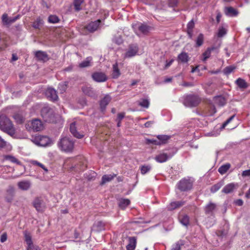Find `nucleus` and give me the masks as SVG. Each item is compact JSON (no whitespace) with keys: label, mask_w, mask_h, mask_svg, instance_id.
<instances>
[{"label":"nucleus","mask_w":250,"mask_h":250,"mask_svg":"<svg viewBox=\"0 0 250 250\" xmlns=\"http://www.w3.org/2000/svg\"><path fill=\"white\" fill-rule=\"evenodd\" d=\"M0 129L11 136L15 134V129L12 121L4 114H0Z\"/></svg>","instance_id":"1"},{"label":"nucleus","mask_w":250,"mask_h":250,"mask_svg":"<svg viewBox=\"0 0 250 250\" xmlns=\"http://www.w3.org/2000/svg\"><path fill=\"white\" fill-rule=\"evenodd\" d=\"M58 145L62 151L66 152H71L74 148V142L68 137L62 138Z\"/></svg>","instance_id":"2"},{"label":"nucleus","mask_w":250,"mask_h":250,"mask_svg":"<svg viewBox=\"0 0 250 250\" xmlns=\"http://www.w3.org/2000/svg\"><path fill=\"white\" fill-rule=\"evenodd\" d=\"M26 127L29 131H40L43 129V125L40 120L35 119L28 122Z\"/></svg>","instance_id":"3"},{"label":"nucleus","mask_w":250,"mask_h":250,"mask_svg":"<svg viewBox=\"0 0 250 250\" xmlns=\"http://www.w3.org/2000/svg\"><path fill=\"white\" fill-rule=\"evenodd\" d=\"M200 101L201 100L198 96L189 94L185 97L184 104L187 106L194 107L197 106L200 103Z\"/></svg>","instance_id":"4"},{"label":"nucleus","mask_w":250,"mask_h":250,"mask_svg":"<svg viewBox=\"0 0 250 250\" xmlns=\"http://www.w3.org/2000/svg\"><path fill=\"white\" fill-rule=\"evenodd\" d=\"M33 207L38 212H43L46 208V203L42 197H37L32 202Z\"/></svg>","instance_id":"5"},{"label":"nucleus","mask_w":250,"mask_h":250,"mask_svg":"<svg viewBox=\"0 0 250 250\" xmlns=\"http://www.w3.org/2000/svg\"><path fill=\"white\" fill-rule=\"evenodd\" d=\"M178 188L181 191H186L192 188L193 184L190 179L183 178L177 184Z\"/></svg>","instance_id":"6"},{"label":"nucleus","mask_w":250,"mask_h":250,"mask_svg":"<svg viewBox=\"0 0 250 250\" xmlns=\"http://www.w3.org/2000/svg\"><path fill=\"white\" fill-rule=\"evenodd\" d=\"M69 161L75 164L74 166H72L70 168L71 171L80 172L84 170L86 168V165L82 162L78 160L77 159H73L68 160L65 162V164H66Z\"/></svg>","instance_id":"7"},{"label":"nucleus","mask_w":250,"mask_h":250,"mask_svg":"<svg viewBox=\"0 0 250 250\" xmlns=\"http://www.w3.org/2000/svg\"><path fill=\"white\" fill-rule=\"evenodd\" d=\"M102 21L100 19L94 21H91L84 26V28L90 33H93L99 28Z\"/></svg>","instance_id":"8"},{"label":"nucleus","mask_w":250,"mask_h":250,"mask_svg":"<svg viewBox=\"0 0 250 250\" xmlns=\"http://www.w3.org/2000/svg\"><path fill=\"white\" fill-rule=\"evenodd\" d=\"M92 79L98 83L104 82L107 80V77L106 74L102 72H95L92 75Z\"/></svg>","instance_id":"9"},{"label":"nucleus","mask_w":250,"mask_h":250,"mask_svg":"<svg viewBox=\"0 0 250 250\" xmlns=\"http://www.w3.org/2000/svg\"><path fill=\"white\" fill-rule=\"evenodd\" d=\"M35 140L37 145L42 146H46L51 143L50 138L46 136H38L36 137Z\"/></svg>","instance_id":"10"},{"label":"nucleus","mask_w":250,"mask_h":250,"mask_svg":"<svg viewBox=\"0 0 250 250\" xmlns=\"http://www.w3.org/2000/svg\"><path fill=\"white\" fill-rule=\"evenodd\" d=\"M137 243L136 236H130L127 237V244L126 245V250H135Z\"/></svg>","instance_id":"11"},{"label":"nucleus","mask_w":250,"mask_h":250,"mask_svg":"<svg viewBox=\"0 0 250 250\" xmlns=\"http://www.w3.org/2000/svg\"><path fill=\"white\" fill-rule=\"evenodd\" d=\"M138 46L137 44H131L128 45L126 51V57H132L135 56L138 52Z\"/></svg>","instance_id":"12"},{"label":"nucleus","mask_w":250,"mask_h":250,"mask_svg":"<svg viewBox=\"0 0 250 250\" xmlns=\"http://www.w3.org/2000/svg\"><path fill=\"white\" fill-rule=\"evenodd\" d=\"M45 94L47 98L50 101H55L58 99L57 91L54 88H48L46 90Z\"/></svg>","instance_id":"13"},{"label":"nucleus","mask_w":250,"mask_h":250,"mask_svg":"<svg viewBox=\"0 0 250 250\" xmlns=\"http://www.w3.org/2000/svg\"><path fill=\"white\" fill-rule=\"evenodd\" d=\"M216 208L217 205L215 203L210 202L204 208L205 213L206 215H213Z\"/></svg>","instance_id":"14"},{"label":"nucleus","mask_w":250,"mask_h":250,"mask_svg":"<svg viewBox=\"0 0 250 250\" xmlns=\"http://www.w3.org/2000/svg\"><path fill=\"white\" fill-rule=\"evenodd\" d=\"M35 57L39 61L46 62L49 60L47 54L42 51L39 50L35 53Z\"/></svg>","instance_id":"15"},{"label":"nucleus","mask_w":250,"mask_h":250,"mask_svg":"<svg viewBox=\"0 0 250 250\" xmlns=\"http://www.w3.org/2000/svg\"><path fill=\"white\" fill-rule=\"evenodd\" d=\"M225 14L229 17H236L239 12L238 10L231 6L226 7L224 9Z\"/></svg>","instance_id":"16"},{"label":"nucleus","mask_w":250,"mask_h":250,"mask_svg":"<svg viewBox=\"0 0 250 250\" xmlns=\"http://www.w3.org/2000/svg\"><path fill=\"white\" fill-rule=\"evenodd\" d=\"M70 131L73 136L77 138H82L84 135L77 131L75 123H72L70 125Z\"/></svg>","instance_id":"17"},{"label":"nucleus","mask_w":250,"mask_h":250,"mask_svg":"<svg viewBox=\"0 0 250 250\" xmlns=\"http://www.w3.org/2000/svg\"><path fill=\"white\" fill-rule=\"evenodd\" d=\"M186 202L184 201L172 202L168 206V209L172 210L179 208L184 205Z\"/></svg>","instance_id":"18"},{"label":"nucleus","mask_w":250,"mask_h":250,"mask_svg":"<svg viewBox=\"0 0 250 250\" xmlns=\"http://www.w3.org/2000/svg\"><path fill=\"white\" fill-rule=\"evenodd\" d=\"M82 91L83 93L88 96L91 97H95L96 96V93L93 88L91 87H88L87 86H83L82 88Z\"/></svg>","instance_id":"19"},{"label":"nucleus","mask_w":250,"mask_h":250,"mask_svg":"<svg viewBox=\"0 0 250 250\" xmlns=\"http://www.w3.org/2000/svg\"><path fill=\"white\" fill-rule=\"evenodd\" d=\"M172 155H168L167 153H162L157 155L155 157V160L159 163H164L166 162L169 158H171Z\"/></svg>","instance_id":"20"},{"label":"nucleus","mask_w":250,"mask_h":250,"mask_svg":"<svg viewBox=\"0 0 250 250\" xmlns=\"http://www.w3.org/2000/svg\"><path fill=\"white\" fill-rule=\"evenodd\" d=\"M111 100V98L110 96L106 95L104 98L101 101L100 107L101 110L103 112L106 106Z\"/></svg>","instance_id":"21"},{"label":"nucleus","mask_w":250,"mask_h":250,"mask_svg":"<svg viewBox=\"0 0 250 250\" xmlns=\"http://www.w3.org/2000/svg\"><path fill=\"white\" fill-rule=\"evenodd\" d=\"M152 27L145 23H141L138 26V30L144 34H147L151 30Z\"/></svg>","instance_id":"22"},{"label":"nucleus","mask_w":250,"mask_h":250,"mask_svg":"<svg viewBox=\"0 0 250 250\" xmlns=\"http://www.w3.org/2000/svg\"><path fill=\"white\" fill-rule=\"evenodd\" d=\"M218 47L216 46H212L211 47H208L206 50L203 53V58L202 61L203 62L206 61V60L208 59L211 53V51L218 49Z\"/></svg>","instance_id":"23"},{"label":"nucleus","mask_w":250,"mask_h":250,"mask_svg":"<svg viewBox=\"0 0 250 250\" xmlns=\"http://www.w3.org/2000/svg\"><path fill=\"white\" fill-rule=\"evenodd\" d=\"M214 103L219 106H224L226 103V99L222 96H216L213 99Z\"/></svg>","instance_id":"24"},{"label":"nucleus","mask_w":250,"mask_h":250,"mask_svg":"<svg viewBox=\"0 0 250 250\" xmlns=\"http://www.w3.org/2000/svg\"><path fill=\"white\" fill-rule=\"evenodd\" d=\"M189 57L187 53L183 52L178 56L177 60L182 63H187L189 61Z\"/></svg>","instance_id":"25"},{"label":"nucleus","mask_w":250,"mask_h":250,"mask_svg":"<svg viewBox=\"0 0 250 250\" xmlns=\"http://www.w3.org/2000/svg\"><path fill=\"white\" fill-rule=\"evenodd\" d=\"M116 176L115 174L114 175H104L102 176V180L100 183L101 185H104L107 182L111 181Z\"/></svg>","instance_id":"26"},{"label":"nucleus","mask_w":250,"mask_h":250,"mask_svg":"<svg viewBox=\"0 0 250 250\" xmlns=\"http://www.w3.org/2000/svg\"><path fill=\"white\" fill-rule=\"evenodd\" d=\"M160 145L167 144L170 139V136L166 135H159L157 136Z\"/></svg>","instance_id":"27"},{"label":"nucleus","mask_w":250,"mask_h":250,"mask_svg":"<svg viewBox=\"0 0 250 250\" xmlns=\"http://www.w3.org/2000/svg\"><path fill=\"white\" fill-rule=\"evenodd\" d=\"M235 188V184L233 183H230L224 187L222 189V192L226 194H228L232 192Z\"/></svg>","instance_id":"28"},{"label":"nucleus","mask_w":250,"mask_h":250,"mask_svg":"<svg viewBox=\"0 0 250 250\" xmlns=\"http://www.w3.org/2000/svg\"><path fill=\"white\" fill-rule=\"evenodd\" d=\"M91 57H87L86 58L85 60L83 61L82 62L79 63V67L80 68H84L90 66L91 65V61H92Z\"/></svg>","instance_id":"29"},{"label":"nucleus","mask_w":250,"mask_h":250,"mask_svg":"<svg viewBox=\"0 0 250 250\" xmlns=\"http://www.w3.org/2000/svg\"><path fill=\"white\" fill-rule=\"evenodd\" d=\"M204 41V36L202 33H200L195 40V46L200 47L202 46Z\"/></svg>","instance_id":"30"},{"label":"nucleus","mask_w":250,"mask_h":250,"mask_svg":"<svg viewBox=\"0 0 250 250\" xmlns=\"http://www.w3.org/2000/svg\"><path fill=\"white\" fill-rule=\"evenodd\" d=\"M13 118L15 120L16 122L19 124H22L24 121V118L22 116V115L20 113H15Z\"/></svg>","instance_id":"31"},{"label":"nucleus","mask_w":250,"mask_h":250,"mask_svg":"<svg viewBox=\"0 0 250 250\" xmlns=\"http://www.w3.org/2000/svg\"><path fill=\"white\" fill-rule=\"evenodd\" d=\"M230 167V164L229 163L226 164L221 166L218 168V172L222 175L224 174Z\"/></svg>","instance_id":"32"},{"label":"nucleus","mask_w":250,"mask_h":250,"mask_svg":"<svg viewBox=\"0 0 250 250\" xmlns=\"http://www.w3.org/2000/svg\"><path fill=\"white\" fill-rule=\"evenodd\" d=\"M121 73L120 72V70L118 68L117 63H115L113 65V71H112V78L116 79L120 75Z\"/></svg>","instance_id":"33"},{"label":"nucleus","mask_w":250,"mask_h":250,"mask_svg":"<svg viewBox=\"0 0 250 250\" xmlns=\"http://www.w3.org/2000/svg\"><path fill=\"white\" fill-rule=\"evenodd\" d=\"M139 168L141 171V174L142 175H145L150 171L151 169V167L149 165H144L141 166Z\"/></svg>","instance_id":"34"},{"label":"nucleus","mask_w":250,"mask_h":250,"mask_svg":"<svg viewBox=\"0 0 250 250\" xmlns=\"http://www.w3.org/2000/svg\"><path fill=\"white\" fill-rule=\"evenodd\" d=\"M9 38L8 37H5L2 38L1 43L0 45V49L1 50H4L6 48L8 47V42H9Z\"/></svg>","instance_id":"35"},{"label":"nucleus","mask_w":250,"mask_h":250,"mask_svg":"<svg viewBox=\"0 0 250 250\" xmlns=\"http://www.w3.org/2000/svg\"><path fill=\"white\" fill-rule=\"evenodd\" d=\"M236 83L241 88H246L248 87V84L246 82L241 78L237 79Z\"/></svg>","instance_id":"36"},{"label":"nucleus","mask_w":250,"mask_h":250,"mask_svg":"<svg viewBox=\"0 0 250 250\" xmlns=\"http://www.w3.org/2000/svg\"><path fill=\"white\" fill-rule=\"evenodd\" d=\"M43 21L41 18H38L33 23L32 26L35 29H40Z\"/></svg>","instance_id":"37"},{"label":"nucleus","mask_w":250,"mask_h":250,"mask_svg":"<svg viewBox=\"0 0 250 250\" xmlns=\"http://www.w3.org/2000/svg\"><path fill=\"white\" fill-rule=\"evenodd\" d=\"M208 111L206 113V115L207 116H212L216 112V108L212 104H210L208 105Z\"/></svg>","instance_id":"38"},{"label":"nucleus","mask_w":250,"mask_h":250,"mask_svg":"<svg viewBox=\"0 0 250 250\" xmlns=\"http://www.w3.org/2000/svg\"><path fill=\"white\" fill-rule=\"evenodd\" d=\"M83 2V0H74L73 5L76 11H79L82 9L81 4Z\"/></svg>","instance_id":"39"},{"label":"nucleus","mask_w":250,"mask_h":250,"mask_svg":"<svg viewBox=\"0 0 250 250\" xmlns=\"http://www.w3.org/2000/svg\"><path fill=\"white\" fill-rule=\"evenodd\" d=\"M180 222L184 226H187L189 224V217L187 215H180L179 216Z\"/></svg>","instance_id":"40"},{"label":"nucleus","mask_w":250,"mask_h":250,"mask_svg":"<svg viewBox=\"0 0 250 250\" xmlns=\"http://www.w3.org/2000/svg\"><path fill=\"white\" fill-rule=\"evenodd\" d=\"M30 186V183L28 181L20 182L18 183L19 188L23 190H27Z\"/></svg>","instance_id":"41"},{"label":"nucleus","mask_w":250,"mask_h":250,"mask_svg":"<svg viewBox=\"0 0 250 250\" xmlns=\"http://www.w3.org/2000/svg\"><path fill=\"white\" fill-rule=\"evenodd\" d=\"M68 87V82H64L59 83L58 89L61 93H64L67 89Z\"/></svg>","instance_id":"42"},{"label":"nucleus","mask_w":250,"mask_h":250,"mask_svg":"<svg viewBox=\"0 0 250 250\" xmlns=\"http://www.w3.org/2000/svg\"><path fill=\"white\" fill-rule=\"evenodd\" d=\"M51 109L50 108L48 107H43L41 111V113L42 116L46 118L49 116V113L51 112Z\"/></svg>","instance_id":"43"},{"label":"nucleus","mask_w":250,"mask_h":250,"mask_svg":"<svg viewBox=\"0 0 250 250\" xmlns=\"http://www.w3.org/2000/svg\"><path fill=\"white\" fill-rule=\"evenodd\" d=\"M48 21L49 23H57L60 21V19L56 15H50L48 17Z\"/></svg>","instance_id":"44"},{"label":"nucleus","mask_w":250,"mask_h":250,"mask_svg":"<svg viewBox=\"0 0 250 250\" xmlns=\"http://www.w3.org/2000/svg\"><path fill=\"white\" fill-rule=\"evenodd\" d=\"M223 183L222 182L218 183L214 185L211 187L210 191L212 193L216 192L223 186Z\"/></svg>","instance_id":"45"},{"label":"nucleus","mask_w":250,"mask_h":250,"mask_svg":"<svg viewBox=\"0 0 250 250\" xmlns=\"http://www.w3.org/2000/svg\"><path fill=\"white\" fill-rule=\"evenodd\" d=\"M235 69V67H234L232 65L228 66L224 69L223 73L225 75H229L230 73H231L232 72H233Z\"/></svg>","instance_id":"46"},{"label":"nucleus","mask_w":250,"mask_h":250,"mask_svg":"<svg viewBox=\"0 0 250 250\" xmlns=\"http://www.w3.org/2000/svg\"><path fill=\"white\" fill-rule=\"evenodd\" d=\"M24 238H25V241L28 245L33 244V242L32 241V238L31 236L30 233L25 232L24 233Z\"/></svg>","instance_id":"47"},{"label":"nucleus","mask_w":250,"mask_h":250,"mask_svg":"<svg viewBox=\"0 0 250 250\" xmlns=\"http://www.w3.org/2000/svg\"><path fill=\"white\" fill-rule=\"evenodd\" d=\"M32 164L33 165H35V166H39V167H41L42 168L44 171H45V173H47L48 172V169L47 168V167L44 165H43L42 164L38 162L37 161H33L32 162Z\"/></svg>","instance_id":"48"},{"label":"nucleus","mask_w":250,"mask_h":250,"mask_svg":"<svg viewBox=\"0 0 250 250\" xmlns=\"http://www.w3.org/2000/svg\"><path fill=\"white\" fill-rule=\"evenodd\" d=\"M227 34V30L223 27H219L217 33V36L219 38L223 37Z\"/></svg>","instance_id":"49"},{"label":"nucleus","mask_w":250,"mask_h":250,"mask_svg":"<svg viewBox=\"0 0 250 250\" xmlns=\"http://www.w3.org/2000/svg\"><path fill=\"white\" fill-rule=\"evenodd\" d=\"M5 159L6 160L10 161L11 162L14 163H16L17 164H20L21 163L20 162L17 158L10 155L6 156Z\"/></svg>","instance_id":"50"},{"label":"nucleus","mask_w":250,"mask_h":250,"mask_svg":"<svg viewBox=\"0 0 250 250\" xmlns=\"http://www.w3.org/2000/svg\"><path fill=\"white\" fill-rule=\"evenodd\" d=\"M139 105L142 107L145 108H148L149 105V102L148 100L146 99H143L142 101L139 103Z\"/></svg>","instance_id":"51"},{"label":"nucleus","mask_w":250,"mask_h":250,"mask_svg":"<svg viewBox=\"0 0 250 250\" xmlns=\"http://www.w3.org/2000/svg\"><path fill=\"white\" fill-rule=\"evenodd\" d=\"M2 21L4 24L5 25H9V18L8 17V15L7 14L4 13L2 15Z\"/></svg>","instance_id":"52"},{"label":"nucleus","mask_w":250,"mask_h":250,"mask_svg":"<svg viewBox=\"0 0 250 250\" xmlns=\"http://www.w3.org/2000/svg\"><path fill=\"white\" fill-rule=\"evenodd\" d=\"M235 115H233L230 117H229L228 120H227L222 125L221 127V129H224L225 127L234 118Z\"/></svg>","instance_id":"53"},{"label":"nucleus","mask_w":250,"mask_h":250,"mask_svg":"<svg viewBox=\"0 0 250 250\" xmlns=\"http://www.w3.org/2000/svg\"><path fill=\"white\" fill-rule=\"evenodd\" d=\"M195 23L193 20L189 21L187 24V30H193Z\"/></svg>","instance_id":"54"},{"label":"nucleus","mask_w":250,"mask_h":250,"mask_svg":"<svg viewBox=\"0 0 250 250\" xmlns=\"http://www.w3.org/2000/svg\"><path fill=\"white\" fill-rule=\"evenodd\" d=\"M159 142H158V140H155V139H146V143L147 144H152L153 145H160V144L159 143Z\"/></svg>","instance_id":"55"},{"label":"nucleus","mask_w":250,"mask_h":250,"mask_svg":"<svg viewBox=\"0 0 250 250\" xmlns=\"http://www.w3.org/2000/svg\"><path fill=\"white\" fill-rule=\"evenodd\" d=\"M7 145V142L0 136V149L4 148Z\"/></svg>","instance_id":"56"},{"label":"nucleus","mask_w":250,"mask_h":250,"mask_svg":"<svg viewBox=\"0 0 250 250\" xmlns=\"http://www.w3.org/2000/svg\"><path fill=\"white\" fill-rule=\"evenodd\" d=\"M27 250H41L38 246H34L33 244L28 245Z\"/></svg>","instance_id":"57"},{"label":"nucleus","mask_w":250,"mask_h":250,"mask_svg":"<svg viewBox=\"0 0 250 250\" xmlns=\"http://www.w3.org/2000/svg\"><path fill=\"white\" fill-rule=\"evenodd\" d=\"M178 3V0H168V4L169 7H174Z\"/></svg>","instance_id":"58"},{"label":"nucleus","mask_w":250,"mask_h":250,"mask_svg":"<svg viewBox=\"0 0 250 250\" xmlns=\"http://www.w3.org/2000/svg\"><path fill=\"white\" fill-rule=\"evenodd\" d=\"M19 18H20V15H18L13 18H9V24L15 22Z\"/></svg>","instance_id":"59"},{"label":"nucleus","mask_w":250,"mask_h":250,"mask_svg":"<svg viewBox=\"0 0 250 250\" xmlns=\"http://www.w3.org/2000/svg\"><path fill=\"white\" fill-rule=\"evenodd\" d=\"M7 234H6V233L4 232L1 235L0 242L1 243H3L7 240Z\"/></svg>","instance_id":"60"},{"label":"nucleus","mask_w":250,"mask_h":250,"mask_svg":"<svg viewBox=\"0 0 250 250\" xmlns=\"http://www.w3.org/2000/svg\"><path fill=\"white\" fill-rule=\"evenodd\" d=\"M242 176L243 177L250 176V169L243 171L242 173Z\"/></svg>","instance_id":"61"},{"label":"nucleus","mask_w":250,"mask_h":250,"mask_svg":"<svg viewBox=\"0 0 250 250\" xmlns=\"http://www.w3.org/2000/svg\"><path fill=\"white\" fill-rule=\"evenodd\" d=\"M173 62H174L173 59H171L169 61H167L166 64L165 66V68L167 69V68H168L172 64V63Z\"/></svg>","instance_id":"62"},{"label":"nucleus","mask_w":250,"mask_h":250,"mask_svg":"<svg viewBox=\"0 0 250 250\" xmlns=\"http://www.w3.org/2000/svg\"><path fill=\"white\" fill-rule=\"evenodd\" d=\"M97 225L99 227V230H102L104 229V224L102 221H99L97 223Z\"/></svg>","instance_id":"63"},{"label":"nucleus","mask_w":250,"mask_h":250,"mask_svg":"<svg viewBox=\"0 0 250 250\" xmlns=\"http://www.w3.org/2000/svg\"><path fill=\"white\" fill-rule=\"evenodd\" d=\"M181 246L178 243H176L172 247V250H180Z\"/></svg>","instance_id":"64"}]
</instances>
